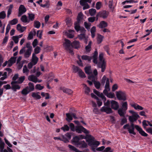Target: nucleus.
<instances>
[{"label": "nucleus", "mask_w": 152, "mask_h": 152, "mask_svg": "<svg viewBox=\"0 0 152 152\" xmlns=\"http://www.w3.org/2000/svg\"><path fill=\"white\" fill-rule=\"evenodd\" d=\"M40 48L39 46H37L34 49V52L35 54H38L40 52Z\"/></svg>", "instance_id": "obj_64"}, {"label": "nucleus", "mask_w": 152, "mask_h": 152, "mask_svg": "<svg viewBox=\"0 0 152 152\" xmlns=\"http://www.w3.org/2000/svg\"><path fill=\"white\" fill-rule=\"evenodd\" d=\"M26 11V9L23 5H20L18 9V16H20Z\"/></svg>", "instance_id": "obj_6"}, {"label": "nucleus", "mask_w": 152, "mask_h": 152, "mask_svg": "<svg viewBox=\"0 0 152 152\" xmlns=\"http://www.w3.org/2000/svg\"><path fill=\"white\" fill-rule=\"evenodd\" d=\"M28 79L30 81H31L35 83L37 82V77L33 75H30L28 76Z\"/></svg>", "instance_id": "obj_19"}, {"label": "nucleus", "mask_w": 152, "mask_h": 152, "mask_svg": "<svg viewBox=\"0 0 152 152\" xmlns=\"http://www.w3.org/2000/svg\"><path fill=\"white\" fill-rule=\"evenodd\" d=\"M95 86L97 89L99 88L100 86V83L99 81H96L94 83Z\"/></svg>", "instance_id": "obj_58"}, {"label": "nucleus", "mask_w": 152, "mask_h": 152, "mask_svg": "<svg viewBox=\"0 0 152 152\" xmlns=\"http://www.w3.org/2000/svg\"><path fill=\"white\" fill-rule=\"evenodd\" d=\"M127 102H124L122 103V109H123L125 110H126L127 109Z\"/></svg>", "instance_id": "obj_57"}, {"label": "nucleus", "mask_w": 152, "mask_h": 152, "mask_svg": "<svg viewBox=\"0 0 152 152\" xmlns=\"http://www.w3.org/2000/svg\"><path fill=\"white\" fill-rule=\"evenodd\" d=\"M88 78L94 83L96 82L97 80V76H95L93 74L89 76Z\"/></svg>", "instance_id": "obj_27"}, {"label": "nucleus", "mask_w": 152, "mask_h": 152, "mask_svg": "<svg viewBox=\"0 0 152 152\" xmlns=\"http://www.w3.org/2000/svg\"><path fill=\"white\" fill-rule=\"evenodd\" d=\"M40 26V23L38 21H35L34 23V26L37 28H39Z\"/></svg>", "instance_id": "obj_52"}, {"label": "nucleus", "mask_w": 152, "mask_h": 152, "mask_svg": "<svg viewBox=\"0 0 152 152\" xmlns=\"http://www.w3.org/2000/svg\"><path fill=\"white\" fill-rule=\"evenodd\" d=\"M85 70L86 74L89 75L91 73V67L90 66H88L85 67Z\"/></svg>", "instance_id": "obj_33"}, {"label": "nucleus", "mask_w": 152, "mask_h": 152, "mask_svg": "<svg viewBox=\"0 0 152 152\" xmlns=\"http://www.w3.org/2000/svg\"><path fill=\"white\" fill-rule=\"evenodd\" d=\"M16 57H12L10 58L9 61L10 62L13 64L15 63L16 61Z\"/></svg>", "instance_id": "obj_63"}, {"label": "nucleus", "mask_w": 152, "mask_h": 152, "mask_svg": "<svg viewBox=\"0 0 152 152\" xmlns=\"http://www.w3.org/2000/svg\"><path fill=\"white\" fill-rule=\"evenodd\" d=\"M8 9L7 10V17L9 18L10 15L11 14L12 10L13 8V4H11L8 7Z\"/></svg>", "instance_id": "obj_26"}, {"label": "nucleus", "mask_w": 152, "mask_h": 152, "mask_svg": "<svg viewBox=\"0 0 152 152\" xmlns=\"http://www.w3.org/2000/svg\"><path fill=\"white\" fill-rule=\"evenodd\" d=\"M26 27L24 26H22L21 25L18 24L17 26V30L21 32H23L26 29Z\"/></svg>", "instance_id": "obj_22"}, {"label": "nucleus", "mask_w": 152, "mask_h": 152, "mask_svg": "<svg viewBox=\"0 0 152 152\" xmlns=\"http://www.w3.org/2000/svg\"><path fill=\"white\" fill-rule=\"evenodd\" d=\"M17 83V82L16 81H12L11 83V84L12 85V89L15 91H16L17 89L19 90L20 88V86L16 84Z\"/></svg>", "instance_id": "obj_13"}, {"label": "nucleus", "mask_w": 152, "mask_h": 152, "mask_svg": "<svg viewBox=\"0 0 152 152\" xmlns=\"http://www.w3.org/2000/svg\"><path fill=\"white\" fill-rule=\"evenodd\" d=\"M103 37L100 34H98L97 42L98 44L101 43L102 41Z\"/></svg>", "instance_id": "obj_35"}, {"label": "nucleus", "mask_w": 152, "mask_h": 152, "mask_svg": "<svg viewBox=\"0 0 152 152\" xmlns=\"http://www.w3.org/2000/svg\"><path fill=\"white\" fill-rule=\"evenodd\" d=\"M38 60V58L35 55V53H33L32 56V62L34 65H35L37 63Z\"/></svg>", "instance_id": "obj_20"}, {"label": "nucleus", "mask_w": 152, "mask_h": 152, "mask_svg": "<svg viewBox=\"0 0 152 152\" xmlns=\"http://www.w3.org/2000/svg\"><path fill=\"white\" fill-rule=\"evenodd\" d=\"M28 86H27L28 88V89L31 92L33 91L34 89V86L33 83L30 82L28 84Z\"/></svg>", "instance_id": "obj_29"}, {"label": "nucleus", "mask_w": 152, "mask_h": 152, "mask_svg": "<svg viewBox=\"0 0 152 152\" xmlns=\"http://www.w3.org/2000/svg\"><path fill=\"white\" fill-rule=\"evenodd\" d=\"M100 110L101 112L106 113L107 114H110L113 112V111L110 107L103 106L101 108Z\"/></svg>", "instance_id": "obj_7"}, {"label": "nucleus", "mask_w": 152, "mask_h": 152, "mask_svg": "<svg viewBox=\"0 0 152 152\" xmlns=\"http://www.w3.org/2000/svg\"><path fill=\"white\" fill-rule=\"evenodd\" d=\"M108 16V12L105 10L99 12L97 15V16L102 17L104 18H107Z\"/></svg>", "instance_id": "obj_12"}, {"label": "nucleus", "mask_w": 152, "mask_h": 152, "mask_svg": "<svg viewBox=\"0 0 152 152\" xmlns=\"http://www.w3.org/2000/svg\"><path fill=\"white\" fill-rule=\"evenodd\" d=\"M66 115L67 117L66 119L68 122H70L72 120V114L68 113H66Z\"/></svg>", "instance_id": "obj_39"}, {"label": "nucleus", "mask_w": 152, "mask_h": 152, "mask_svg": "<svg viewBox=\"0 0 152 152\" xmlns=\"http://www.w3.org/2000/svg\"><path fill=\"white\" fill-rule=\"evenodd\" d=\"M68 147L70 148V149L72 150L73 151H75V152H79L80 151L78 150L75 147L72 146L71 145H69L68 146Z\"/></svg>", "instance_id": "obj_53"}, {"label": "nucleus", "mask_w": 152, "mask_h": 152, "mask_svg": "<svg viewBox=\"0 0 152 152\" xmlns=\"http://www.w3.org/2000/svg\"><path fill=\"white\" fill-rule=\"evenodd\" d=\"M86 141L88 142V145L91 147L93 151L95 152L96 148L100 144L99 142L95 140L93 137L86 140Z\"/></svg>", "instance_id": "obj_2"}, {"label": "nucleus", "mask_w": 152, "mask_h": 152, "mask_svg": "<svg viewBox=\"0 0 152 152\" xmlns=\"http://www.w3.org/2000/svg\"><path fill=\"white\" fill-rule=\"evenodd\" d=\"M84 87H85V93L86 94H89L90 92V90L89 88L87 86L86 84H83Z\"/></svg>", "instance_id": "obj_46"}, {"label": "nucleus", "mask_w": 152, "mask_h": 152, "mask_svg": "<svg viewBox=\"0 0 152 152\" xmlns=\"http://www.w3.org/2000/svg\"><path fill=\"white\" fill-rule=\"evenodd\" d=\"M78 38L80 40L85 39V40L86 39V38L85 36V34L84 33H82L78 35Z\"/></svg>", "instance_id": "obj_49"}, {"label": "nucleus", "mask_w": 152, "mask_h": 152, "mask_svg": "<svg viewBox=\"0 0 152 152\" xmlns=\"http://www.w3.org/2000/svg\"><path fill=\"white\" fill-rule=\"evenodd\" d=\"M83 14L81 12H80L78 13L77 17V22L80 23V21L83 19Z\"/></svg>", "instance_id": "obj_28"}, {"label": "nucleus", "mask_w": 152, "mask_h": 152, "mask_svg": "<svg viewBox=\"0 0 152 152\" xmlns=\"http://www.w3.org/2000/svg\"><path fill=\"white\" fill-rule=\"evenodd\" d=\"M21 20L23 23H26L27 22H29V21L28 20L27 17L26 15L22 16L21 18Z\"/></svg>", "instance_id": "obj_44"}, {"label": "nucleus", "mask_w": 152, "mask_h": 152, "mask_svg": "<svg viewBox=\"0 0 152 152\" xmlns=\"http://www.w3.org/2000/svg\"><path fill=\"white\" fill-rule=\"evenodd\" d=\"M96 12V10L92 8L89 10V13L91 16L94 15Z\"/></svg>", "instance_id": "obj_40"}, {"label": "nucleus", "mask_w": 152, "mask_h": 152, "mask_svg": "<svg viewBox=\"0 0 152 152\" xmlns=\"http://www.w3.org/2000/svg\"><path fill=\"white\" fill-rule=\"evenodd\" d=\"M13 40L15 43H18V36H14L12 37Z\"/></svg>", "instance_id": "obj_62"}, {"label": "nucleus", "mask_w": 152, "mask_h": 152, "mask_svg": "<svg viewBox=\"0 0 152 152\" xmlns=\"http://www.w3.org/2000/svg\"><path fill=\"white\" fill-rule=\"evenodd\" d=\"M61 129L63 130L64 131H66L69 130V128L67 125H65L63 127H62Z\"/></svg>", "instance_id": "obj_56"}, {"label": "nucleus", "mask_w": 152, "mask_h": 152, "mask_svg": "<svg viewBox=\"0 0 152 152\" xmlns=\"http://www.w3.org/2000/svg\"><path fill=\"white\" fill-rule=\"evenodd\" d=\"M98 26L100 28H105L107 26V23L105 21H102L100 22Z\"/></svg>", "instance_id": "obj_21"}, {"label": "nucleus", "mask_w": 152, "mask_h": 152, "mask_svg": "<svg viewBox=\"0 0 152 152\" xmlns=\"http://www.w3.org/2000/svg\"><path fill=\"white\" fill-rule=\"evenodd\" d=\"M65 42L63 44V46L67 50H69V52L72 53L73 51L71 50L72 48V44L71 41L69 40L65 39Z\"/></svg>", "instance_id": "obj_3"}, {"label": "nucleus", "mask_w": 152, "mask_h": 152, "mask_svg": "<svg viewBox=\"0 0 152 152\" xmlns=\"http://www.w3.org/2000/svg\"><path fill=\"white\" fill-rule=\"evenodd\" d=\"M126 110L121 108L118 110V113L121 116L124 117L126 113Z\"/></svg>", "instance_id": "obj_23"}, {"label": "nucleus", "mask_w": 152, "mask_h": 152, "mask_svg": "<svg viewBox=\"0 0 152 152\" xmlns=\"http://www.w3.org/2000/svg\"><path fill=\"white\" fill-rule=\"evenodd\" d=\"M80 77L82 78H84L86 77V75L85 73L82 71L81 69L78 73Z\"/></svg>", "instance_id": "obj_54"}, {"label": "nucleus", "mask_w": 152, "mask_h": 152, "mask_svg": "<svg viewBox=\"0 0 152 152\" xmlns=\"http://www.w3.org/2000/svg\"><path fill=\"white\" fill-rule=\"evenodd\" d=\"M28 18L30 20L33 21L34 19V15L33 13H28Z\"/></svg>", "instance_id": "obj_38"}, {"label": "nucleus", "mask_w": 152, "mask_h": 152, "mask_svg": "<svg viewBox=\"0 0 152 152\" xmlns=\"http://www.w3.org/2000/svg\"><path fill=\"white\" fill-rule=\"evenodd\" d=\"M80 47V42L79 41L75 40L72 42V48L78 49Z\"/></svg>", "instance_id": "obj_18"}, {"label": "nucleus", "mask_w": 152, "mask_h": 152, "mask_svg": "<svg viewBox=\"0 0 152 152\" xmlns=\"http://www.w3.org/2000/svg\"><path fill=\"white\" fill-rule=\"evenodd\" d=\"M87 2L90 3L91 2V1L90 0H80V4L82 6H83L85 5V4H87Z\"/></svg>", "instance_id": "obj_31"}, {"label": "nucleus", "mask_w": 152, "mask_h": 152, "mask_svg": "<svg viewBox=\"0 0 152 152\" xmlns=\"http://www.w3.org/2000/svg\"><path fill=\"white\" fill-rule=\"evenodd\" d=\"M97 96L101 97L103 99V101H106V98L102 93H99Z\"/></svg>", "instance_id": "obj_60"}, {"label": "nucleus", "mask_w": 152, "mask_h": 152, "mask_svg": "<svg viewBox=\"0 0 152 152\" xmlns=\"http://www.w3.org/2000/svg\"><path fill=\"white\" fill-rule=\"evenodd\" d=\"M66 34V35L69 38H72L74 37V31L72 30H69Z\"/></svg>", "instance_id": "obj_17"}, {"label": "nucleus", "mask_w": 152, "mask_h": 152, "mask_svg": "<svg viewBox=\"0 0 152 152\" xmlns=\"http://www.w3.org/2000/svg\"><path fill=\"white\" fill-rule=\"evenodd\" d=\"M4 143L2 141L0 137V149L2 151H3V150L4 148Z\"/></svg>", "instance_id": "obj_43"}, {"label": "nucleus", "mask_w": 152, "mask_h": 152, "mask_svg": "<svg viewBox=\"0 0 152 152\" xmlns=\"http://www.w3.org/2000/svg\"><path fill=\"white\" fill-rule=\"evenodd\" d=\"M28 88L26 87L22 91L21 93L22 94L24 95H26L28 94L30 91L28 89Z\"/></svg>", "instance_id": "obj_34"}, {"label": "nucleus", "mask_w": 152, "mask_h": 152, "mask_svg": "<svg viewBox=\"0 0 152 152\" xmlns=\"http://www.w3.org/2000/svg\"><path fill=\"white\" fill-rule=\"evenodd\" d=\"M18 20L17 18H14L12 20H11L9 22V23L10 24L12 25H15L18 23Z\"/></svg>", "instance_id": "obj_45"}, {"label": "nucleus", "mask_w": 152, "mask_h": 152, "mask_svg": "<svg viewBox=\"0 0 152 152\" xmlns=\"http://www.w3.org/2000/svg\"><path fill=\"white\" fill-rule=\"evenodd\" d=\"M40 5L41 7L43 8L46 7L47 8H48L49 7L50 4L49 1H47L46 2V3L45 4H40Z\"/></svg>", "instance_id": "obj_37"}, {"label": "nucleus", "mask_w": 152, "mask_h": 152, "mask_svg": "<svg viewBox=\"0 0 152 152\" xmlns=\"http://www.w3.org/2000/svg\"><path fill=\"white\" fill-rule=\"evenodd\" d=\"M133 123L131 122V126H129L127 129L129 133L135 135L136 133L134 132L135 127H134V125Z\"/></svg>", "instance_id": "obj_11"}, {"label": "nucleus", "mask_w": 152, "mask_h": 152, "mask_svg": "<svg viewBox=\"0 0 152 152\" xmlns=\"http://www.w3.org/2000/svg\"><path fill=\"white\" fill-rule=\"evenodd\" d=\"M82 58L83 60H88V61H90L92 59V57L91 56H88L86 55L82 56Z\"/></svg>", "instance_id": "obj_41"}, {"label": "nucleus", "mask_w": 152, "mask_h": 152, "mask_svg": "<svg viewBox=\"0 0 152 152\" xmlns=\"http://www.w3.org/2000/svg\"><path fill=\"white\" fill-rule=\"evenodd\" d=\"M79 23L77 22L75 23V28L77 31H79L80 27V26Z\"/></svg>", "instance_id": "obj_42"}, {"label": "nucleus", "mask_w": 152, "mask_h": 152, "mask_svg": "<svg viewBox=\"0 0 152 152\" xmlns=\"http://www.w3.org/2000/svg\"><path fill=\"white\" fill-rule=\"evenodd\" d=\"M91 41H90L88 45L85 48L87 52H89L91 49Z\"/></svg>", "instance_id": "obj_36"}, {"label": "nucleus", "mask_w": 152, "mask_h": 152, "mask_svg": "<svg viewBox=\"0 0 152 152\" xmlns=\"http://www.w3.org/2000/svg\"><path fill=\"white\" fill-rule=\"evenodd\" d=\"M140 118V116L138 114L130 116L129 117V119L130 122H134L136 121Z\"/></svg>", "instance_id": "obj_9"}, {"label": "nucleus", "mask_w": 152, "mask_h": 152, "mask_svg": "<svg viewBox=\"0 0 152 152\" xmlns=\"http://www.w3.org/2000/svg\"><path fill=\"white\" fill-rule=\"evenodd\" d=\"M33 33H33L32 32H30V33H29L28 34V36L27 38V39L28 40H30L33 38V34L34 35H35V34H36V31L34 30V31Z\"/></svg>", "instance_id": "obj_32"}, {"label": "nucleus", "mask_w": 152, "mask_h": 152, "mask_svg": "<svg viewBox=\"0 0 152 152\" xmlns=\"http://www.w3.org/2000/svg\"><path fill=\"white\" fill-rule=\"evenodd\" d=\"M102 6V4L100 2H97L96 4V7L97 10H99Z\"/></svg>", "instance_id": "obj_61"}, {"label": "nucleus", "mask_w": 152, "mask_h": 152, "mask_svg": "<svg viewBox=\"0 0 152 152\" xmlns=\"http://www.w3.org/2000/svg\"><path fill=\"white\" fill-rule=\"evenodd\" d=\"M23 73H26V75H28L29 72V70L28 69L26 65H25L23 66Z\"/></svg>", "instance_id": "obj_51"}, {"label": "nucleus", "mask_w": 152, "mask_h": 152, "mask_svg": "<svg viewBox=\"0 0 152 152\" xmlns=\"http://www.w3.org/2000/svg\"><path fill=\"white\" fill-rule=\"evenodd\" d=\"M80 139L77 136H76L73 137L72 139V143L76 146L79 143L80 141H79Z\"/></svg>", "instance_id": "obj_16"}, {"label": "nucleus", "mask_w": 152, "mask_h": 152, "mask_svg": "<svg viewBox=\"0 0 152 152\" xmlns=\"http://www.w3.org/2000/svg\"><path fill=\"white\" fill-rule=\"evenodd\" d=\"M39 94V92H33L32 94V96L36 99H39L41 98V96Z\"/></svg>", "instance_id": "obj_25"}, {"label": "nucleus", "mask_w": 152, "mask_h": 152, "mask_svg": "<svg viewBox=\"0 0 152 152\" xmlns=\"http://www.w3.org/2000/svg\"><path fill=\"white\" fill-rule=\"evenodd\" d=\"M6 17V14L4 11H3L0 12V19H4Z\"/></svg>", "instance_id": "obj_48"}, {"label": "nucleus", "mask_w": 152, "mask_h": 152, "mask_svg": "<svg viewBox=\"0 0 152 152\" xmlns=\"http://www.w3.org/2000/svg\"><path fill=\"white\" fill-rule=\"evenodd\" d=\"M75 131L79 133H81L82 132L86 134L88 133V131L85 128L80 126H76L75 127Z\"/></svg>", "instance_id": "obj_4"}, {"label": "nucleus", "mask_w": 152, "mask_h": 152, "mask_svg": "<svg viewBox=\"0 0 152 152\" xmlns=\"http://www.w3.org/2000/svg\"><path fill=\"white\" fill-rule=\"evenodd\" d=\"M131 106L136 110H142L143 109L142 107L137 104H132Z\"/></svg>", "instance_id": "obj_30"}, {"label": "nucleus", "mask_w": 152, "mask_h": 152, "mask_svg": "<svg viewBox=\"0 0 152 152\" xmlns=\"http://www.w3.org/2000/svg\"><path fill=\"white\" fill-rule=\"evenodd\" d=\"M87 146V143L84 140H83L80 141L77 146L80 148H86Z\"/></svg>", "instance_id": "obj_15"}, {"label": "nucleus", "mask_w": 152, "mask_h": 152, "mask_svg": "<svg viewBox=\"0 0 152 152\" xmlns=\"http://www.w3.org/2000/svg\"><path fill=\"white\" fill-rule=\"evenodd\" d=\"M73 69L74 72L75 73L78 72V73L79 72L81 69L77 66H73Z\"/></svg>", "instance_id": "obj_50"}, {"label": "nucleus", "mask_w": 152, "mask_h": 152, "mask_svg": "<svg viewBox=\"0 0 152 152\" xmlns=\"http://www.w3.org/2000/svg\"><path fill=\"white\" fill-rule=\"evenodd\" d=\"M97 56L98 52L96 50L93 56L91 57H92V59H93V62L95 64H98V67L101 68V72H104L106 68V62L103 57V54L102 53L99 54V61L98 63L97 61Z\"/></svg>", "instance_id": "obj_1"}, {"label": "nucleus", "mask_w": 152, "mask_h": 152, "mask_svg": "<svg viewBox=\"0 0 152 152\" xmlns=\"http://www.w3.org/2000/svg\"><path fill=\"white\" fill-rule=\"evenodd\" d=\"M25 79V76H23L20 78H19L17 82V83H23V81Z\"/></svg>", "instance_id": "obj_55"}, {"label": "nucleus", "mask_w": 152, "mask_h": 152, "mask_svg": "<svg viewBox=\"0 0 152 152\" xmlns=\"http://www.w3.org/2000/svg\"><path fill=\"white\" fill-rule=\"evenodd\" d=\"M60 89L62 90L64 93L68 94H71L73 93V91L71 90L63 87H60Z\"/></svg>", "instance_id": "obj_14"}, {"label": "nucleus", "mask_w": 152, "mask_h": 152, "mask_svg": "<svg viewBox=\"0 0 152 152\" xmlns=\"http://www.w3.org/2000/svg\"><path fill=\"white\" fill-rule=\"evenodd\" d=\"M105 88L107 89L108 91H110V90L109 86V80L108 78H107L106 80V84L105 86Z\"/></svg>", "instance_id": "obj_47"}, {"label": "nucleus", "mask_w": 152, "mask_h": 152, "mask_svg": "<svg viewBox=\"0 0 152 152\" xmlns=\"http://www.w3.org/2000/svg\"><path fill=\"white\" fill-rule=\"evenodd\" d=\"M84 26L87 29H90V27L91 25V24L90 23H87L86 22H85L84 23Z\"/></svg>", "instance_id": "obj_59"}, {"label": "nucleus", "mask_w": 152, "mask_h": 152, "mask_svg": "<svg viewBox=\"0 0 152 152\" xmlns=\"http://www.w3.org/2000/svg\"><path fill=\"white\" fill-rule=\"evenodd\" d=\"M135 128L139 132V133L142 136L144 137H147L148 134L143 131L141 128L138 125H136L135 126Z\"/></svg>", "instance_id": "obj_8"}, {"label": "nucleus", "mask_w": 152, "mask_h": 152, "mask_svg": "<svg viewBox=\"0 0 152 152\" xmlns=\"http://www.w3.org/2000/svg\"><path fill=\"white\" fill-rule=\"evenodd\" d=\"M32 50L27 49L24 54V56L26 58H28L31 55Z\"/></svg>", "instance_id": "obj_24"}, {"label": "nucleus", "mask_w": 152, "mask_h": 152, "mask_svg": "<svg viewBox=\"0 0 152 152\" xmlns=\"http://www.w3.org/2000/svg\"><path fill=\"white\" fill-rule=\"evenodd\" d=\"M116 96L118 99L120 100L124 101L126 100L125 94L121 91L117 92Z\"/></svg>", "instance_id": "obj_5"}, {"label": "nucleus", "mask_w": 152, "mask_h": 152, "mask_svg": "<svg viewBox=\"0 0 152 152\" xmlns=\"http://www.w3.org/2000/svg\"><path fill=\"white\" fill-rule=\"evenodd\" d=\"M110 103L111 108L113 109L116 110L119 108V105L118 103L117 102L112 100L110 101Z\"/></svg>", "instance_id": "obj_10"}]
</instances>
